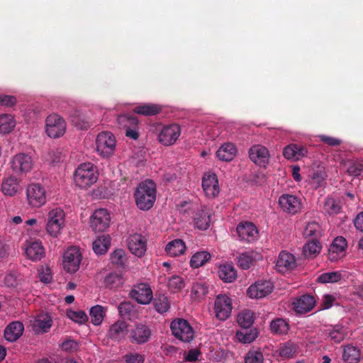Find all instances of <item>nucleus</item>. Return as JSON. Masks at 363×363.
Here are the masks:
<instances>
[{
	"label": "nucleus",
	"mask_w": 363,
	"mask_h": 363,
	"mask_svg": "<svg viewBox=\"0 0 363 363\" xmlns=\"http://www.w3.org/2000/svg\"><path fill=\"white\" fill-rule=\"evenodd\" d=\"M125 363H143L144 357L138 353H129L123 356Z\"/></svg>",
	"instance_id": "61"
},
{
	"label": "nucleus",
	"mask_w": 363,
	"mask_h": 363,
	"mask_svg": "<svg viewBox=\"0 0 363 363\" xmlns=\"http://www.w3.org/2000/svg\"><path fill=\"white\" fill-rule=\"evenodd\" d=\"M15 127L13 117L9 114H2L0 116V133H9Z\"/></svg>",
	"instance_id": "46"
},
{
	"label": "nucleus",
	"mask_w": 363,
	"mask_h": 363,
	"mask_svg": "<svg viewBox=\"0 0 363 363\" xmlns=\"http://www.w3.org/2000/svg\"><path fill=\"white\" fill-rule=\"evenodd\" d=\"M181 135V128L177 123L164 125L158 135V140L164 146L174 145Z\"/></svg>",
	"instance_id": "11"
},
{
	"label": "nucleus",
	"mask_w": 363,
	"mask_h": 363,
	"mask_svg": "<svg viewBox=\"0 0 363 363\" xmlns=\"http://www.w3.org/2000/svg\"><path fill=\"white\" fill-rule=\"evenodd\" d=\"M236 338L237 340L242 343H250L253 342L257 337V332L256 330L250 329H245L238 331L236 333Z\"/></svg>",
	"instance_id": "44"
},
{
	"label": "nucleus",
	"mask_w": 363,
	"mask_h": 363,
	"mask_svg": "<svg viewBox=\"0 0 363 363\" xmlns=\"http://www.w3.org/2000/svg\"><path fill=\"white\" fill-rule=\"evenodd\" d=\"M208 292V286L206 282L198 281L194 284L191 293L197 298H203Z\"/></svg>",
	"instance_id": "54"
},
{
	"label": "nucleus",
	"mask_w": 363,
	"mask_h": 363,
	"mask_svg": "<svg viewBox=\"0 0 363 363\" xmlns=\"http://www.w3.org/2000/svg\"><path fill=\"white\" fill-rule=\"evenodd\" d=\"M236 231L240 240L248 242L255 241L258 235L257 227L248 221L240 222L236 228Z\"/></svg>",
	"instance_id": "19"
},
{
	"label": "nucleus",
	"mask_w": 363,
	"mask_h": 363,
	"mask_svg": "<svg viewBox=\"0 0 363 363\" xmlns=\"http://www.w3.org/2000/svg\"><path fill=\"white\" fill-rule=\"evenodd\" d=\"M67 316L79 324H83L86 322L88 320V316L86 314L82 311H73V310H67Z\"/></svg>",
	"instance_id": "58"
},
{
	"label": "nucleus",
	"mask_w": 363,
	"mask_h": 363,
	"mask_svg": "<svg viewBox=\"0 0 363 363\" xmlns=\"http://www.w3.org/2000/svg\"><path fill=\"white\" fill-rule=\"evenodd\" d=\"M342 357L347 363H357L360 360V351L354 346H346L344 349Z\"/></svg>",
	"instance_id": "40"
},
{
	"label": "nucleus",
	"mask_w": 363,
	"mask_h": 363,
	"mask_svg": "<svg viewBox=\"0 0 363 363\" xmlns=\"http://www.w3.org/2000/svg\"><path fill=\"white\" fill-rule=\"evenodd\" d=\"M98 179V173L96 167L91 163L81 164L75 170L74 180L77 186L81 189H85Z\"/></svg>",
	"instance_id": "2"
},
{
	"label": "nucleus",
	"mask_w": 363,
	"mask_h": 363,
	"mask_svg": "<svg viewBox=\"0 0 363 363\" xmlns=\"http://www.w3.org/2000/svg\"><path fill=\"white\" fill-rule=\"evenodd\" d=\"M127 245L130 252L138 257H143L147 250V240L140 233L130 234Z\"/></svg>",
	"instance_id": "12"
},
{
	"label": "nucleus",
	"mask_w": 363,
	"mask_h": 363,
	"mask_svg": "<svg viewBox=\"0 0 363 363\" xmlns=\"http://www.w3.org/2000/svg\"><path fill=\"white\" fill-rule=\"evenodd\" d=\"M91 323L95 325H100L104 318L105 311L104 307L99 305L93 306L89 313Z\"/></svg>",
	"instance_id": "48"
},
{
	"label": "nucleus",
	"mask_w": 363,
	"mask_h": 363,
	"mask_svg": "<svg viewBox=\"0 0 363 363\" xmlns=\"http://www.w3.org/2000/svg\"><path fill=\"white\" fill-rule=\"evenodd\" d=\"M184 285L183 279L179 276L172 277L168 281V286L173 290H181Z\"/></svg>",
	"instance_id": "60"
},
{
	"label": "nucleus",
	"mask_w": 363,
	"mask_h": 363,
	"mask_svg": "<svg viewBox=\"0 0 363 363\" xmlns=\"http://www.w3.org/2000/svg\"><path fill=\"white\" fill-rule=\"evenodd\" d=\"M308 153L306 147L297 144H290L283 150V155L287 160H299Z\"/></svg>",
	"instance_id": "27"
},
{
	"label": "nucleus",
	"mask_w": 363,
	"mask_h": 363,
	"mask_svg": "<svg viewBox=\"0 0 363 363\" xmlns=\"http://www.w3.org/2000/svg\"><path fill=\"white\" fill-rule=\"evenodd\" d=\"M318 138L321 142L333 147L339 146L342 143L341 140L325 135H320Z\"/></svg>",
	"instance_id": "62"
},
{
	"label": "nucleus",
	"mask_w": 363,
	"mask_h": 363,
	"mask_svg": "<svg viewBox=\"0 0 363 363\" xmlns=\"http://www.w3.org/2000/svg\"><path fill=\"white\" fill-rule=\"evenodd\" d=\"M218 275L224 282L231 283L236 279L237 272L232 264H226L220 266Z\"/></svg>",
	"instance_id": "33"
},
{
	"label": "nucleus",
	"mask_w": 363,
	"mask_h": 363,
	"mask_svg": "<svg viewBox=\"0 0 363 363\" xmlns=\"http://www.w3.org/2000/svg\"><path fill=\"white\" fill-rule=\"evenodd\" d=\"M153 304L155 310L160 313L167 312L170 306L167 297L164 295H160L158 297L155 298L153 300Z\"/></svg>",
	"instance_id": "53"
},
{
	"label": "nucleus",
	"mask_w": 363,
	"mask_h": 363,
	"mask_svg": "<svg viewBox=\"0 0 363 363\" xmlns=\"http://www.w3.org/2000/svg\"><path fill=\"white\" fill-rule=\"evenodd\" d=\"M341 279V274L338 272H327L320 274L318 277V281L320 283H335Z\"/></svg>",
	"instance_id": "57"
},
{
	"label": "nucleus",
	"mask_w": 363,
	"mask_h": 363,
	"mask_svg": "<svg viewBox=\"0 0 363 363\" xmlns=\"http://www.w3.org/2000/svg\"><path fill=\"white\" fill-rule=\"evenodd\" d=\"M127 333V324L124 321H117L113 324L108 332L111 339L119 340L123 338Z\"/></svg>",
	"instance_id": "31"
},
{
	"label": "nucleus",
	"mask_w": 363,
	"mask_h": 363,
	"mask_svg": "<svg viewBox=\"0 0 363 363\" xmlns=\"http://www.w3.org/2000/svg\"><path fill=\"white\" fill-rule=\"evenodd\" d=\"M111 245V238L108 235H101L99 236L94 242H93V250L96 255H104L105 254Z\"/></svg>",
	"instance_id": "34"
},
{
	"label": "nucleus",
	"mask_w": 363,
	"mask_h": 363,
	"mask_svg": "<svg viewBox=\"0 0 363 363\" xmlns=\"http://www.w3.org/2000/svg\"><path fill=\"white\" fill-rule=\"evenodd\" d=\"M45 130L50 138H60L65 133L66 123L59 115L50 114L46 118Z\"/></svg>",
	"instance_id": "7"
},
{
	"label": "nucleus",
	"mask_w": 363,
	"mask_h": 363,
	"mask_svg": "<svg viewBox=\"0 0 363 363\" xmlns=\"http://www.w3.org/2000/svg\"><path fill=\"white\" fill-rule=\"evenodd\" d=\"M120 315L123 318L130 319L135 313V308L130 301H123L118 306Z\"/></svg>",
	"instance_id": "51"
},
{
	"label": "nucleus",
	"mask_w": 363,
	"mask_h": 363,
	"mask_svg": "<svg viewBox=\"0 0 363 363\" xmlns=\"http://www.w3.org/2000/svg\"><path fill=\"white\" fill-rule=\"evenodd\" d=\"M273 288L270 281L260 280L250 286L247 294L251 298H262L271 294Z\"/></svg>",
	"instance_id": "13"
},
{
	"label": "nucleus",
	"mask_w": 363,
	"mask_h": 363,
	"mask_svg": "<svg viewBox=\"0 0 363 363\" xmlns=\"http://www.w3.org/2000/svg\"><path fill=\"white\" fill-rule=\"evenodd\" d=\"M152 336V330L147 325L139 323L135 325L130 333L132 343L142 345L147 342Z\"/></svg>",
	"instance_id": "18"
},
{
	"label": "nucleus",
	"mask_w": 363,
	"mask_h": 363,
	"mask_svg": "<svg viewBox=\"0 0 363 363\" xmlns=\"http://www.w3.org/2000/svg\"><path fill=\"white\" fill-rule=\"evenodd\" d=\"M298 347L296 343L289 340L286 342L281 343L279 347V354L281 357L285 359H290L295 357L297 352Z\"/></svg>",
	"instance_id": "36"
},
{
	"label": "nucleus",
	"mask_w": 363,
	"mask_h": 363,
	"mask_svg": "<svg viewBox=\"0 0 363 363\" xmlns=\"http://www.w3.org/2000/svg\"><path fill=\"white\" fill-rule=\"evenodd\" d=\"M17 102L16 98L11 95H0V106H5L12 107L16 105Z\"/></svg>",
	"instance_id": "63"
},
{
	"label": "nucleus",
	"mask_w": 363,
	"mask_h": 363,
	"mask_svg": "<svg viewBox=\"0 0 363 363\" xmlns=\"http://www.w3.org/2000/svg\"><path fill=\"white\" fill-rule=\"evenodd\" d=\"M26 255L33 261L40 260L44 257L45 250L40 242H32L26 248Z\"/></svg>",
	"instance_id": "29"
},
{
	"label": "nucleus",
	"mask_w": 363,
	"mask_h": 363,
	"mask_svg": "<svg viewBox=\"0 0 363 363\" xmlns=\"http://www.w3.org/2000/svg\"><path fill=\"white\" fill-rule=\"evenodd\" d=\"M321 247L322 246L317 239H311L303 245V252L306 257L313 258L320 253Z\"/></svg>",
	"instance_id": "38"
},
{
	"label": "nucleus",
	"mask_w": 363,
	"mask_h": 363,
	"mask_svg": "<svg viewBox=\"0 0 363 363\" xmlns=\"http://www.w3.org/2000/svg\"><path fill=\"white\" fill-rule=\"evenodd\" d=\"M347 241L343 237H337L328 250V259L332 262L338 260L345 255Z\"/></svg>",
	"instance_id": "22"
},
{
	"label": "nucleus",
	"mask_w": 363,
	"mask_h": 363,
	"mask_svg": "<svg viewBox=\"0 0 363 363\" xmlns=\"http://www.w3.org/2000/svg\"><path fill=\"white\" fill-rule=\"evenodd\" d=\"M23 324L20 321L9 323L4 330V337L9 342H15L23 335Z\"/></svg>",
	"instance_id": "26"
},
{
	"label": "nucleus",
	"mask_w": 363,
	"mask_h": 363,
	"mask_svg": "<svg viewBox=\"0 0 363 363\" xmlns=\"http://www.w3.org/2000/svg\"><path fill=\"white\" fill-rule=\"evenodd\" d=\"M211 257V255L206 251L198 252L191 257L190 265L193 268H199L205 264Z\"/></svg>",
	"instance_id": "42"
},
{
	"label": "nucleus",
	"mask_w": 363,
	"mask_h": 363,
	"mask_svg": "<svg viewBox=\"0 0 363 363\" xmlns=\"http://www.w3.org/2000/svg\"><path fill=\"white\" fill-rule=\"evenodd\" d=\"M78 344L74 340H66L64 341L61 345L62 350L66 352H74L77 350Z\"/></svg>",
	"instance_id": "64"
},
{
	"label": "nucleus",
	"mask_w": 363,
	"mask_h": 363,
	"mask_svg": "<svg viewBox=\"0 0 363 363\" xmlns=\"http://www.w3.org/2000/svg\"><path fill=\"white\" fill-rule=\"evenodd\" d=\"M363 172L362 161H349L347 163V172L353 177L361 175Z\"/></svg>",
	"instance_id": "56"
},
{
	"label": "nucleus",
	"mask_w": 363,
	"mask_h": 363,
	"mask_svg": "<svg viewBox=\"0 0 363 363\" xmlns=\"http://www.w3.org/2000/svg\"><path fill=\"white\" fill-rule=\"evenodd\" d=\"M254 313L250 310H244L238 315V323L245 329H248L254 323Z\"/></svg>",
	"instance_id": "43"
},
{
	"label": "nucleus",
	"mask_w": 363,
	"mask_h": 363,
	"mask_svg": "<svg viewBox=\"0 0 363 363\" xmlns=\"http://www.w3.org/2000/svg\"><path fill=\"white\" fill-rule=\"evenodd\" d=\"M250 159L260 167H266L269 163V154L268 150L260 145H253L249 150Z\"/></svg>",
	"instance_id": "21"
},
{
	"label": "nucleus",
	"mask_w": 363,
	"mask_h": 363,
	"mask_svg": "<svg viewBox=\"0 0 363 363\" xmlns=\"http://www.w3.org/2000/svg\"><path fill=\"white\" fill-rule=\"evenodd\" d=\"M123 277L116 272L108 274L104 279V284L108 289H117L123 284Z\"/></svg>",
	"instance_id": "41"
},
{
	"label": "nucleus",
	"mask_w": 363,
	"mask_h": 363,
	"mask_svg": "<svg viewBox=\"0 0 363 363\" xmlns=\"http://www.w3.org/2000/svg\"><path fill=\"white\" fill-rule=\"evenodd\" d=\"M115 136L110 132H101L96 139L97 152L104 157L111 156L116 148Z\"/></svg>",
	"instance_id": "4"
},
{
	"label": "nucleus",
	"mask_w": 363,
	"mask_h": 363,
	"mask_svg": "<svg viewBox=\"0 0 363 363\" xmlns=\"http://www.w3.org/2000/svg\"><path fill=\"white\" fill-rule=\"evenodd\" d=\"M111 261L116 267H124L126 262L125 251L122 249L116 250L111 255Z\"/></svg>",
	"instance_id": "55"
},
{
	"label": "nucleus",
	"mask_w": 363,
	"mask_h": 363,
	"mask_svg": "<svg viewBox=\"0 0 363 363\" xmlns=\"http://www.w3.org/2000/svg\"><path fill=\"white\" fill-rule=\"evenodd\" d=\"M185 250V243L181 239H175L172 241H170L168 242L165 247L167 254L171 257L179 256L184 254Z\"/></svg>",
	"instance_id": "32"
},
{
	"label": "nucleus",
	"mask_w": 363,
	"mask_h": 363,
	"mask_svg": "<svg viewBox=\"0 0 363 363\" xmlns=\"http://www.w3.org/2000/svg\"><path fill=\"white\" fill-rule=\"evenodd\" d=\"M32 330L35 334H43L48 333L52 325V319L48 313H40L30 320Z\"/></svg>",
	"instance_id": "20"
},
{
	"label": "nucleus",
	"mask_w": 363,
	"mask_h": 363,
	"mask_svg": "<svg viewBox=\"0 0 363 363\" xmlns=\"http://www.w3.org/2000/svg\"><path fill=\"white\" fill-rule=\"evenodd\" d=\"M279 204L283 211L296 214L301 209V199L291 194H282L279 199Z\"/></svg>",
	"instance_id": "17"
},
{
	"label": "nucleus",
	"mask_w": 363,
	"mask_h": 363,
	"mask_svg": "<svg viewBox=\"0 0 363 363\" xmlns=\"http://www.w3.org/2000/svg\"><path fill=\"white\" fill-rule=\"evenodd\" d=\"M72 121L74 126L80 130H86L91 123L90 118L82 113H76L72 116Z\"/></svg>",
	"instance_id": "45"
},
{
	"label": "nucleus",
	"mask_w": 363,
	"mask_h": 363,
	"mask_svg": "<svg viewBox=\"0 0 363 363\" xmlns=\"http://www.w3.org/2000/svg\"><path fill=\"white\" fill-rule=\"evenodd\" d=\"M111 216L106 209L96 210L90 218V227L94 232H104L110 225Z\"/></svg>",
	"instance_id": "9"
},
{
	"label": "nucleus",
	"mask_w": 363,
	"mask_h": 363,
	"mask_svg": "<svg viewBox=\"0 0 363 363\" xmlns=\"http://www.w3.org/2000/svg\"><path fill=\"white\" fill-rule=\"evenodd\" d=\"M237 153V149L234 144L226 143L222 145L216 152L218 159L223 162H230Z\"/></svg>",
	"instance_id": "28"
},
{
	"label": "nucleus",
	"mask_w": 363,
	"mask_h": 363,
	"mask_svg": "<svg viewBox=\"0 0 363 363\" xmlns=\"http://www.w3.org/2000/svg\"><path fill=\"white\" fill-rule=\"evenodd\" d=\"M131 297L138 303L148 304L152 300V291L149 284L140 283L133 286L130 292Z\"/></svg>",
	"instance_id": "16"
},
{
	"label": "nucleus",
	"mask_w": 363,
	"mask_h": 363,
	"mask_svg": "<svg viewBox=\"0 0 363 363\" xmlns=\"http://www.w3.org/2000/svg\"><path fill=\"white\" fill-rule=\"evenodd\" d=\"M320 227L318 223L315 222H312L308 223L306 226L303 235L306 238H312V239H317L318 236L320 234Z\"/></svg>",
	"instance_id": "59"
},
{
	"label": "nucleus",
	"mask_w": 363,
	"mask_h": 363,
	"mask_svg": "<svg viewBox=\"0 0 363 363\" xmlns=\"http://www.w3.org/2000/svg\"><path fill=\"white\" fill-rule=\"evenodd\" d=\"M118 123L121 127L128 129L130 127H138V119L133 115L123 114L121 115L117 118Z\"/></svg>",
	"instance_id": "49"
},
{
	"label": "nucleus",
	"mask_w": 363,
	"mask_h": 363,
	"mask_svg": "<svg viewBox=\"0 0 363 363\" xmlns=\"http://www.w3.org/2000/svg\"><path fill=\"white\" fill-rule=\"evenodd\" d=\"M323 208L325 211L330 215L337 214L342 209L340 202L333 198H327Z\"/></svg>",
	"instance_id": "50"
},
{
	"label": "nucleus",
	"mask_w": 363,
	"mask_h": 363,
	"mask_svg": "<svg viewBox=\"0 0 363 363\" xmlns=\"http://www.w3.org/2000/svg\"><path fill=\"white\" fill-rule=\"evenodd\" d=\"M156 184L152 180L141 182L134 192L136 206L142 211H148L156 200Z\"/></svg>",
	"instance_id": "1"
},
{
	"label": "nucleus",
	"mask_w": 363,
	"mask_h": 363,
	"mask_svg": "<svg viewBox=\"0 0 363 363\" xmlns=\"http://www.w3.org/2000/svg\"><path fill=\"white\" fill-rule=\"evenodd\" d=\"M21 189L19 180L14 176L8 177L2 181L1 190L6 196H13Z\"/></svg>",
	"instance_id": "25"
},
{
	"label": "nucleus",
	"mask_w": 363,
	"mask_h": 363,
	"mask_svg": "<svg viewBox=\"0 0 363 363\" xmlns=\"http://www.w3.org/2000/svg\"><path fill=\"white\" fill-rule=\"evenodd\" d=\"M202 188L209 198H215L220 192L218 180L216 174L212 172H208L203 174L202 177Z\"/></svg>",
	"instance_id": "15"
},
{
	"label": "nucleus",
	"mask_w": 363,
	"mask_h": 363,
	"mask_svg": "<svg viewBox=\"0 0 363 363\" xmlns=\"http://www.w3.org/2000/svg\"><path fill=\"white\" fill-rule=\"evenodd\" d=\"M133 111L137 114L152 116L160 113L162 108L160 106L154 104H144L135 106Z\"/></svg>",
	"instance_id": "35"
},
{
	"label": "nucleus",
	"mask_w": 363,
	"mask_h": 363,
	"mask_svg": "<svg viewBox=\"0 0 363 363\" xmlns=\"http://www.w3.org/2000/svg\"><path fill=\"white\" fill-rule=\"evenodd\" d=\"M194 226L201 230H206L210 226V215L206 209L197 211L194 217Z\"/></svg>",
	"instance_id": "30"
},
{
	"label": "nucleus",
	"mask_w": 363,
	"mask_h": 363,
	"mask_svg": "<svg viewBox=\"0 0 363 363\" xmlns=\"http://www.w3.org/2000/svg\"><path fill=\"white\" fill-rule=\"evenodd\" d=\"M347 335L346 329L341 325H336L328 333V337L335 343H340Z\"/></svg>",
	"instance_id": "47"
},
{
	"label": "nucleus",
	"mask_w": 363,
	"mask_h": 363,
	"mask_svg": "<svg viewBox=\"0 0 363 363\" xmlns=\"http://www.w3.org/2000/svg\"><path fill=\"white\" fill-rule=\"evenodd\" d=\"M28 204L32 208H40L46 203V191L40 184H29L26 189Z\"/></svg>",
	"instance_id": "5"
},
{
	"label": "nucleus",
	"mask_w": 363,
	"mask_h": 363,
	"mask_svg": "<svg viewBox=\"0 0 363 363\" xmlns=\"http://www.w3.org/2000/svg\"><path fill=\"white\" fill-rule=\"evenodd\" d=\"M257 255L252 252H244L238 257V265L242 269H247L256 262Z\"/></svg>",
	"instance_id": "37"
},
{
	"label": "nucleus",
	"mask_w": 363,
	"mask_h": 363,
	"mask_svg": "<svg viewBox=\"0 0 363 363\" xmlns=\"http://www.w3.org/2000/svg\"><path fill=\"white\" fill-rule=\"evenodd\" d=\"M82 261V254L79 248L71 247L68 248L63 256V267L69 273L76 272Z\"/></svg>",
	"instance_id": "8"
},
{
	"label": "nucleus",
	"mask_w": 363,
	"mask_h": 363,
	"mask_svg": "<svg viewBox=\"0 0 363 363\" xmlns=\"http://www.w3.org/2000/svg\"><path fill=\"white\" fill-rule=\"evenodd\" d=\"M245 363H264V355L259 350H250L245 356Z\"/></svg>",
	"instance_id": "52"
},
{
	"label": "nucleus",
	"mask_w": 363,
	"mask_h": 363,
	"mask_svg": "<svg viewBox=\"0 0 363 363\" xmlns=\"http://www.w3.org/2000/svg\"><path fill=\"white\" fill-rule=\"evenodd\" d=\"M11 164L13 172L18 174L28 173L33 165L32 157L26 153L16 155Z\"/></svg>",
	"instance_id": "14"
},
{
	"label": "nucleus",
	"mask_w": 363,
	"mask_h": 363,
	"mask_svg": "<svg viewBox=\"0 0 363 363\" xmlns=\"http://www.w3.org/2000/svg\"><path fill=\"white\" fill-rule=\"evenodd\" d=\"M232 300L226 295L220 294L216 296L214 303V312L216 318L225 320L230 317L232 312Z\"/></svg>",
	"instance_id": "10"
},
{
	"label": "nucleus",
	"mask_w": 363,
	"mask_h": 363,
	"mask_svg": "<svg viewBox=\"0 0 363 363\" xmlns=\"http://www.w3.org/2000/svg\"><path fill=\"white\" fill-rule=\"evenodd\" d=\"M65 224V213L61 208L49 211L46 225L47 232L52 237H57Z\"/></svg>",
	"instance_id": "6"
},
{
	"label": "nucleus",
	"mask_w": 363,
	"mask_h": 363,
	"mask_svg": "<svg viewBox=\"0 0 363 363\" xmlns=\"http://www.w3.org/2000/svg\"><path fill=\"white\" fill-rule=\"evenodd\" d=\"M270 330L274 335H286L289 330V325L284 319L277 318L271 322Z\"/></svg>",
	"instance_id": "39"
},
{
	"label": "nucleus",
	"mask_w": 363,
	"mask_h": 363,
	"mask_svg": "<svg viewBox=\"0 0 363 363\" xmlns=\"http://www.w3.org/2000/svg\"><path fill=\"white\" fill-rule=\"evenodd\" d=\"M294 308L297 313L304 314L311 311L315 306V301L313 296L305 294L294 302Z\"/></svg>",
	"instance_id": "24"
},
{
	"label": "nucleus",
	"mask_w": 363,
	"mask_h": 363,
	"mask_svg": "<svg viewBox=\"0 0 363 363\" xmlns=\"http://www.w3.org/2000/svg\"><path fill=\"white\" fill-rule=\"evenodd\" d=\"M276 267L280 272L291 271L296 267V261L295 257L285 251L280 252L277 261Z\"/></svg>",
	"instance_id": "23"
},
{
	"label": "nucleus",
	"mask_w": 363,
	"mask_h": 363,
	"mask_svg": "<svg viewBox=\"0 0 363 363\" xmlns=\"http://www.w3.org/2000/svg\"><path fill=\"white\" fill-rule=\"evenodd\" d=\"M172 335L184 342H190L194 338V331L189 322L183 318L174 319L170 324Z\"/></svg>",
	"instance_id": "3"
}]
</instances>
